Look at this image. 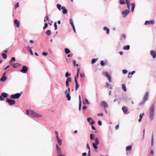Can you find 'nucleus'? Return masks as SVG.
<instances>
[{
  "label": "nucleus",
  "mask_w": 156,
  "mask_h": 156,
  "mask_svg": "<svg viewBox=\"0 0 156 156\" xmlns=\"http://www.w3.org/2000/svg\"><path fill=\"white\" fill-rule=\"evenodd\" d=\"M26 113L27 115H30L33 118H38L41 116V115L38 114L32 110L29 111L28 109H26Z\"/></svg>",
  "instance_id": "f257e3e1"
},
{
  "label": "nucleus",
  "mask_w": 156,
  "mask_h": 156,
  "mask_svg": "<svg viewBox=\"0 0 156 156\" xmlns=\"http://www.w3.org/2000/svg\"><path fill=\"white\" fill-rule=\"evenodd\" d=\"M155 108V103H154L150 108V113H149V117L151 120H152L154 116V110Z\"/></svg>",
  "instance_id": "f03ea898"
},
{
  "label": "nucleus",
  "mask_w": 156,
  "mask_h": 156,
  "mask_svg": "<svg viewBox=\"0 0 156 156\" xmlns=\"http://www.w3.org/2000/svg\"><path fill=\"white\" fill-rule=\"evenodd\" d=\"M95 142L92 143V146L96 151V152H98V151L97 150L98 148V145L99 144V140L97 137H95L94 138Z\"/></svg>",
  "instance_id": "7ed1b4c3"
},
{
  "label": "nucleus",
  "mask_w": 156,
  "mask_h": 156,
  "mask_svg": "<svg viewBox=\"0 0 156 156\" xmlns=\"http://www.w3.org/2000/svg\"><path fill=\"white\" fill-rule=\"evenodd\" d=\"M22 92H21L20 93H17L15 94H11L10 96V97L12 99H18L21 96Z\"/></svg>",
  "instance_id": "20e7f679"
},
{
  "label": "nucleus",
  "mask_w": 156,
  "mask_h": 156,
  "mask_svg": "<svg viewBox=\"0 0 156 156\" xmlns=\"http://www.w3.org/2000/svg\"><path fill=\"white\" fill-rule=\"evenodd\" d=\"M149 93L148 92H146L145 95L144 96L143 100L139 103V105H141L147 100L148 97Z\"/></svg>",
  "instance_id": "39448f33"
},
{
  "label": "nucleus",
  "mask_w": 156,
  "mask_h": 156,
  "mask_svg": "<svg viewBox=\"0 0 156 156\" xmlns=\"http://www.w3.org/2000/svg\"><path fill=\"white\" fill-rule=\"evenodd\" d=\"M55 133L56 136V138L58 144L60 146L62 145V140L59 137L58 132L55 131Z\"/></svg>",
  "instance_id": "423d86ee"
},
{
  "label": "nucleus",
  "mask_w": 156,
  "mask_h": 156,
  "mask_svg": "<svg viewBox=\"0 0 156 156\" xmlns=\"http://www.w3.org/2000/svg\"><path fill=\"white\" fill-rule=\"evenodd\" d=\"M6 102L8 103L9 105L11 106L14 105L16 103V101L15 100L9 98L6 99Z\"/></svg>",
  "instance_id": "0eeeda50"
},
{
  "label": "nucleus",
  "mask_w": 156,
  "mask_h": 156,
  "mask_svg": "<svg viewBox=\"0 0 156 156\" xmlns=\"http://www.w3.org/2000/svg\"><path fill=\"white\" fill-rule=\"evenodd\" d=\"M56 151L58 156H66L65 155H63L62 154L61 150L60 147H59L57 144H56Z\"/></svg>",
  "instance_id": "6e6552de"
},
{
  "label": "nucleus",
  "mask_w": 156,
  "mask_h": 156,
  "mask_svg": "<svg viewBox=\"0 0 156 156\" xmlns=\"http://www.w3.org/2000/svg\"><path fill=\"white\" fill-rule=\"evenodd\" d=\"M28 67L24 65L23 66L22 69L20 70V71L23 73H25L28 71Z\"/></svg>",
  "instance_id": "1a4fd4ad"
},
{
  "label": "nucleus",
  "mask_w": 156,
  "mask_h": 156,
  "mask_svg": "<svg viewBox=\"0 0 156 156\" xmlns=\"http://www.w3.org/2000/svg\"><path fill=\"white\" fill-rule=\"evenodd\" d=\"M103 74L108 79L109 83L112 81V78L111 76L108 74L107 72H105Z\"/></svg>",
  "instance_id": "9d476101"
},
{
  "label": "nucleus",
  "mask_w": 156,
  "mask_h": 156,
  "mask_svg": "<svg viewBox=\"0 0 156 156\" xmlns=\"http://www.w3.org/2000/svg\"><path fill=\"white\" fill-rule=\"evenodd\" d=\"M154 23V20H146L144 24L145 25H153Z\"/></svg>",
  "instance_id": "9b49d317"
},
{
  "label": "nucleus",
  "mask_w": 156,
  "mask_h": 156,
  "mask_svg": "<svg viewBox=\"0 0 156 156\" xmlns=\"http://www.w3.org/2000/svg\"><path fill=\"white\" fill-rule=\"evenodd\" d=\"M87 120L90 125H94L95 123V122L91 117H88Z\"/></svg>",
  "instance_id": "f8f14e48"
},
{
  "label": "nucleus",
  "mask_w": 156,
  "mask_h": 156,
  "mask_svg": "<svg viewBox=\"0 0 156 156\" xmlns=\"http://www.w3.org/2000/svg\"><path fill=\"white\" fill-rule=\"evenodd\" d=\"M130 11L129 10L126 9L122 11V13L123 17H125L129 13Z\"/></svg>",
  "instance_id": "ddd939ff"
},
{
  "label": "nucleus",
  "mask_w": 156,
  "mask_h": 156,
  "mask_svg": "<svg viewBox=\"0 0 156 156\" xmlns=\"http://www.w3.org/2000/svg\"><path fill=\"white\" fill-rule=\"evenodd\" d=\"M65 94L66 97L68 101H70L71 100V97L70 96V93L67 92V90H66L65 91Z\"/></svg>",
  "instance_id": "4468645a"
},
{
  "label": "nucleus",
  "mask_w": 156,
  "mask_h": 156,
  "mask_svg": "<svg viewBox=\"0 0 156 156\" xmlns=\"http://www.w3.org/2000/svg\"><path fill=\"white\" fill-rule=\"evenodd\" d=\"M101 106L104 108H108V105L107 103L104 101L101 102Z\"/></svg>",
  "instance_id": "2eb2a0df"
},
{
  "label": "nucleus",
  "mask_w": 156,
  "mask_h": 156,
  "mask_svg": "<svg viewBox=\"0 0 156 156\" xmlns=\"http://www.w3.org/2000/svg\"><path fill=\"white\" fill-rule=\"evenodd\" d=\"M151 55L152 56L153 58H156V51L154 50H151L150 52Z\"/></svg>",
  "instance_id": "dca6fc26"
},
{
  "label": "nucleus",
  "mask_w": 156,
  "mask_h": 156,
  "mask_svg": "<svg viewBox=\"0 0 156 156\" xmlns=\"http://www.w3.org/2000/svg\"><path fill=\"white\" fill-rule=\"evenodd\" d=\"M12 65L14 68H19L21 66V64L19 63H12Z\"/></svg>",
  "instance_id": "f3484780"
},
{
  "label": "nucleus",
  "mask_w": 156,
  "mask_h": 156,
  "mask_svg": "<svg viewBox=\"0 0 156 156\" xmlns=\"http://www.w3.org/2000/svg\"><path fill=\"white\" fill-rule=\"evenodd\" d=\"M14 23L16 27L19 28L20 25V22L17 19H15L14 21Z\"/></svg>",
  "instance_id": "a211bd4d"
},
{
  "label": "nucleus",
  "mask_w": 156,
  "mask_h": 156,
  "mask_svg": "<svg viewBox=\"0 0 156 156\" xmlns=\"http://www.w3.org/2000/svg\"><path fill=\"white\" fill-rule=\"evenodd\" d=\"M61 8L62 9V12L63 14H65L67 13V10L66 9V7L65 6H62L61 7Z\"/></svg>",
  "instance_id": "6ab92c4d"
},
{
  "label": "nucleus",
  "mask_w": 156,
  "mask_h": 156,
  "mask_svg": "<svg viewBox=\"0 0 156 156\" xmlns=\"http://www.w3.org/2000/svg\"><path fill=\"white\" fill-rule=\"evenodd\" d=\"M122 109L123 113L125 114H126L128 111L127 108L126 106L122 107Z\"/></svg>",
  "instance_id": "aec40b11"
},
{
  "label": "nucleus",
  "mask_w": 156,
  "mask_h": 156,
  "mask_svg": "<svg viewBox=\"0 0 156 156\" xmlns=\"http://www.w3.org/2000/svg\"><path fill=\"white\" fill-rule=\"evenodd\" d=\"M131 99L130 98H129L128 97L125 96L124 97L123 99L119 98V100L121 101H123V100H125L126 101H129Z\"/></svg>",
  "instance_id": "412c9836"
},
{
  "label": "nucleus",
  "mask_w": 156,
  "mask_h": 156,
  "mask_svg": "<svg viewBox=\"0 0 156 156\" xmlns=\"http://www.w3.org/2000/svg\"><path fill=\"white\" fill-rule=\"evenodd\" d=\"M7 76H2L0 79V81L2 82H5L7 80Z\"/></svg>",
  "instance_id": "4be33fe9"
},
{
  "label": "nucleus",
  "mask_w": 156,
  "mask_h": 156,
  "mask_svg": "<svg viewBox=\"0 0 156 156\" xmlns=\"http://www.w3.org/2000/svg\"><path fill=\"white\" fill-rule=\"evenodd\" d=\"M103 30L106 31V34H109V29L106 27H103Z\"/></svg>",
  "instance_id": "5701e85b"
},
{
  "label": "nucleus",
  "mask_w": 156,
  "mask_h": 156,
  "mask_svg": "<svg viewBox=\"0 0 156 156\" xmlns=\"http://www.w3.org/2000/svg\"><path fill=\"white\" fill-rule=\"evenodd\" d=\"M16 60V58L14 57H12V58L11 60L9 61V64L10 65H12V62H15Z\"/></svg>",
  "instance_id": "b1692460"
},
{
  "label": "nucleus",
  "mask_w": 156,
  "mask_h": 156,
  "mask_svg": "<svg viewBox=\"0 0 156 156\" xmlns=\"http://www.w3.org/2000/svg\"><path fill=\"white\" fill-rule=\"evenodd\" d=\"M1 95L4 98H7L8 96V94L7 93L3 92L1 94Z\"/></svg>",
  "instance_id": "393cba45"
},
{
  "label": "nucleus",
  "mask_w": 156,
  "mask_h": 156,
  "mask_svg": "<svg viewBox=\"0 0 156 156\" xmlns=\"http://www.w3.org/2000/svg\"><path fill=\"white\" fill-rule=\"evenodd\" d=\"M27 47L29 51V52H30V54H31V55H33L34 54L32 52V50L31 49V48H32V47H30V46H27Z\"/></svg>",
  "instance_id": "a878e982"
},
{
  "label": "nucleus",
  "mask_w": 156,
  "mask_h": 156,
  "mask_svg": "<svg viewBox=\"0 0 156 156\" xmlns=\"http://www.w3.org/2000/svg\"><path fill=\"white\" fill-rule=\"evenodd\" d=\"M122 88L124 92H126L127 91V89L125 84H123L122 85Z\"/></svg>",
  "instance_id": "bb28decb"
},
{
  "label": "nucleus",
  "mask_w": 156,
  "mask_h": 156,
  "mask_svg": "<svg viewBox=\"0 0 156 156\" xmlns=\"http://www.w3.org/2000/svg\"><path fill=\"white\" fill-rule=\"evenodd\" d=\"M130 46L129 45H127L124 46L123 49L124 50H129L130 49Z\"/></svg>",
  "instance_id": "cd10ccee"
},
{
  "label": "nucleus",
  "mask_w": 156,
  "mask_h": 156,
  "mask_svg": "<svg viewBox=\"0 0 156 156\" xmlns=\"http://www.w3.org/2000/svg\"><path fill=\"white\" fill-rule=\"evenodd\" d=\"M132 149V146L131 145H129L127 146L126 147V151H130Z\"/></svg>",
  "instance_id": "c85d7f7f"
},
{
  "label": "nucleus",
  "mask_w": 156,
  "mask_h": 156,
  "mask_svg": "<svg viewBox=\"0 0 156 156\" xmlns=\"http://www.w3.org/2000/svg\"><path fill=\"white\" fill-rule=\"evenodd\" d=\"M64 50H65V52L66 54H67L70 53V50L69 49L67 48H65Z\"/></svg>",
  "instance_id": "c756f323"
},
{
  "label": "nucleus",
  "mask_w": 156,
  "mask_h": 156,
  "mask_svg": "<svg viewBox=\"0 0 156 156\" xmlns=\"http://www.w3.org/2000/svg\"><path fill=\"white\" fill-rule=\"evenodd\" d=\"M131 5H132V7H131V12H133L134 11V9L135 7V4L134 3H131Z\"/></svg>",
  "instance_id": "7c9ffc66"
},
{
  "label": "nucleus",
  "mask_w": 156,
  "mask_h": 156,
  "mask_svg": "<svg viewBox=\"0 0 156 156\" xmlns=\"http://www.w3.org/2000/svg\"><path fill=\"white\" fill-rule=\"evenodd\" d=\"M2 56L4 59H6L7 58V55L5 53H2L1 55Z\"/></svg>",
  "instance_id": "2f4dec72"
},
{
  "label": "nucleus",
  "mask_w": 156,
  "mask_h": 156,
  "mask_svg": "<svg viewBox=\"0 0 156 156\" xmlns=\"http://www.w3.org/2000/svg\"><path fill=\"white\" fill-rule=\"evenodd\" d=\"M126 34H123L122 35L121 37V39L122 40H125L126 38Z\"/></svg>",
  "instance_id": "473e14b6"
},
{
  "label": "nucleus",
  "mask_w": 156,
  "mask_h": 156,
  "mask_svg": "<svg viewBox=\"0 0 156 156\" xmlns=\"http://www.w3.org/2000/svg\"><path fill=\"white\" fill-rule=\"evenodd\" d=\"M72 79L71 77H68L67 78L66 82H67L71 83L72 82Z\"/></svg>",
  "instance_id": "72a5a7b5"
},
{
  "label": "nucleus",
  "mask_w": 156,
  "mask_h": 156,
  "mask_svg": "<svg viewBox=\"0 0 156 156\" xmlns=\"http://www.w3.org/2000/svg\"><path fill=\"white\" fill-rule=\"evenodd\" d=\"M154 133H152L151 136V145L153 146L154 144Z\"/></svg>",
  "instance_id": "f704fd0d"
},
{
  "label": "nucleus",
  "mask_w": 156,
  "mask_h": 156,
  "mask_svg": "<svg viewBox=\"0 0 156 156\" xmlns=\"http://www.w3.org/2000/svg\"><path fill=\"white\" fill-rule=\"evenodd\" d=\"M94 134L91 133L90 135V139L91 140H93L94 139Z\"/></svg>",
  "instance_id": "c9c22d12"
},
{
  "label": "nucleus",
  "mask_w": 156,
  "mask_h": 156,
  "mask_svg": "<svg viewBox=\"0 0 156 156\" xmlns=\"http://www.w3.org/2000/svg\"><path fill=\"white\" fill-rule=\"evenodd\" d=\"M135 72H136L135 71H132V72L129 73H128V77L129 78L130 77V76H129V75H133L135 73Z\"/></svg>",
  "instance_id": "e433bc0d"
},
{
  "label": "nucleus",
  "mask_w": 156,
  "mask_h": 156,
  "mask_svg": "<svg viewBox=\"0 0 156 156\" xmlns=\"http://www.w3.org/2000/svg\"><path fill=\"white\" fill-rule=\"evenodd\" d=\"M45 33L48 36L50 35H51V31L49 30H48Z\"/></svg>",
  "instance_id": "4c0bfd02"
},
{
  "label": "nucleus",
  "mask_w": 156,
  "mask_h": 156,
  "mask_svg": "<svg viewBox=\"0 0 156 156\" xmlns=\"http://www.w3.org/2000/svg\"><path fill=\"white\" fill-rule=\"evenodd\" d=\"M56 7L60 11L62 9L61 7L62 6H61V5L60 4H57L56 5Z\"/></svg>",
  "instance_id": "58836bf2"
},
{
  "label": "nucleus",
  "mask_w": 156,
  "mask_h": 156,
  "mask_svg": "<svg viewBox=\"0 0 156 156\" xmlns=\"http://www.w3.org/2000/svg\"><path fill=\"white\" fill-rule=\"evenodd\" d=\"M98 58H93L91 60V63L94 64L95 63L96 61L98 60Z\"/></svg>",
  "instance_id": "ea45409f"
},
{
  "label": "nucleus",
  "mask_w": 156,
  "mask_h": 156,
  "mask_svg": "<svg viewBox=\"0 0 156 156\" xmlns=\"http://www.w3.org/2000/svg\"><path fill=\"white\" fill-rule=\"evenodd\" d=\"M79 73H76V76L75 77L74 79L75 81H77V79L79 76Z\"/></svg>",
  "instance_id": "a19ab883"
},
{
  "label": "nucleus",
  "mask_w": 156,
  "mask_h": 156,
  "mask_svg": "<svg viewBox=\"0 0 156 156\" xmlns=\"http://www.w3.org/2000/svg\"><path fill=\"white\" fill-rule=\"evenodd\" d=\"M100 64L102 66H104L105 65V62L104 61L102 60L100 62Z\"/></svg>",
  "instance_id": "79ce46f5"
},
{
  "label": "nucleus",
  "mask_w": 156,
  "mask_h": 156,
  "mask_svg": "<svg viewBox=\"0 0 156 156\" xmlns=\"http://www.w3.org/2000/svg\"><path fill=\"white\" fill-rule=\"evenodd\" d=\"M119 3L122 5H123L125 4V2L124 0H119Z\"/></svg>",
  "instance_id": "37998d69"
},
{
  "label": "nucleus",
  "mask_w": 156,
  "mask_h": 156,
  "mask_svg": "<svg viewBox=\"0 0 156 156\" xmlns=\"http://www.w3.org/2000/svg\"><path fill=\"white\" fill-rule=\"evenodd\" d=\"M87 148L88 150V152H90V147L89 146V144L88 143H87Z\"/></svg>",
  "instance_id": "c03bdc74"
},
{
  "label": "nucleus",
  "mask_w": 156,
  "mask_h": 156,
  "mask_svg": "<svg viewBox=\"0 0 156 156\" xmlns=\"http://www.w3.org/2000/svg\"><path fill=\"white\" fill-rule=\"evenodd\" d=\"M71 74L70 73H69L68 72H66L65 73V76L66 77L68 78V77H69V76L71 75Z\"/></svg>",
  "instance_id": "a18cd8bd"
},
{
  "label": "nucleus",
  "mask_w": 156,
  "mask_h": 156,
  "mask_svg": "<svg viewBox=\"0 0 156 156\" xmlns=\"http://www.w3.org/2000/svg\"><path fill=\"white\" fill-rule=\"evenodd\" d=\"M87 108V106L86 105L83 106L82 107V110L84 112L85 110Z\"/></svg>",
  "instance_id": "49530a36"
},
{
  "label": "nucleus",
  "mask_w": 156,
  "mask_h": 156,
  "mask_svg": "<svg viewBox=\"0 0 156 156\" xmlns=\"http://www.w3.org/2000/svg\"><path fill=\"white\" fill-rule=\"evenodd\" d=\"M48 27V24L47 23H44V26L43 27V29L44 30H45Z\"/></svg>",
  "instance_id": "de8ad7c7"
},
{
  "label": "nucleus",
  "mask_w": 156,
  "mask_h": 156,
  "mask_svg": "<svg viewBox=\"0 0 156 156\" xmlns=\"http://www.w3.org/2000/svg\"><path fill=\"white\" fill-rule=\"evenodd\" d=\"M75 83L76 87H77V88H79V85L78 83V81H75Z\"/></svg>",
  "instance_id": "09e8293b"
},
{
  "label": "nucleus",
  "mask_w": 156,
  "mask_h": 156,
  "mask_svg": "<svg viewBox=\"0 0 156 156\" xmlns=\"http://www.w3.org/2000/svg\"><path fill=\"white\" fill-rule=\"evenodd\" d=\"M54 27H55L54 30H56L57 29V24L56 22H55L54 23Z\"/></svg>",
  "instance_id": "8fccbe9b"
},
{
  "label": "nucleus",
  "mask_w": 156,
  "mask_h": 156,
  "mask_svg": "<svg viewBox=\"0 0 156 156\" xmlns=\"http://www.w3.org/2000/svg\"><path fill=\"white\" fill-rule=\"evenodd\" d=\"M69 22L71 25L74 24L73 20L72 19H69Z\"/></svg>",
  "instance_id": "3c124183"
},
{
  "label": "nucleus",
  "mask_w": 156,
  "mask_h": 156,
  "mask_svg": "<svg viewBox=\"0 0 156 156\" xmlns=\"http://www.w3.org/2000/svg\"><path fill=\"white\" fill-rule=\"evenodd\" d=\"M122 72L124 74H126L128 72L127 70H126V69L122 70Z\"/></svg>",
  "instance_id": "603ef678"
},
{
  "label": "nucleus",
  "mask_w": 156,
  "mask_h": 156,
  "mask_svg": "<svg viewBox=\"0 0 156 156\" xmlns=\"http://www.w3.org/2000/svg\"><path fill=\"white\" fill-rule=\"evenodd\" d=\"M84 101L86 104H87V105H89L90 104V102H89V101H88L87 99H85Z\"/></svg>",
  "instance_id": "864d4df0"
},
{
  "label": "nucleus",
  "mask_w": 156,
  "mask_h": 156,
  "mask_svg": "<svg viewBox=\"0 0 156 156\" xmlns=\"http://www.w3.org/2000/svg\"><path fill=\"white\" fill-rule=\"evenodd\" d=\"M15 9H16L19 6V4L18 2L16 4H15Z\"/></svg>",
  "instance_id": "5fc2aeb1"
},
{
  "label": "nucleus",
  "mask_w": 156,
  "mask_h": 156,
  "mask_svg": "<svg viewBox=\"0 0 156 156\" xmlns=\"http://www.w3.org/2000/svg\"><path fill=\"white\" fill-rule=\"evenodd\" d=\"M80 76L81 77H85V74L84 73H83V74L80 73Z\"/></svg>",
  "instance_id": "6e6d98bb"
},
{
  "label": "nucleus",
  "mask_w": 156,
  "mask_h": 156,
  "mask_svg": "<svg viewBox=\"0 0 156 156\" xmlns=\"http://www.w3.org/2000/svg\"><path fill=\"white\" fill-rule=\"evenodd\" d=\"M144 113L140 114L139 115V118L140 119H142L143 116H144Z\"/></svg>",
  "instance_id": "4d7b16f0"
},
{
  "label": "nucleus",
  "mask_w": 156,
  "mask_h": 156,
  "mask_svg": "<svg viewBox=\"0 0 156 156\" xmlns=\"http://www.w3.org/2000/svg\"><path fill=\"white\" fill-rule=\"evenodd\" d=\"M48 54V53L47 52H43L42 53V55L44 56H47Z\"/></svg>",
  "instance_id": "13d9d810"
},
{
  "label": "nucleus",
  "mask_w": 156,
  "mask_h": 156,
  "mask_svg": "<svg viewBox=\"0 0 156 156\" xmlns=\"http://www.w3.org/2000/svg\"><path fill=\"white\" fill-rule=\"evenodd\" d=\"M82 103H79V110L80 111L81 109Z\"/></svg>",
  "instance_id": "bf43d9fd"
},
{
  "label": "nucleus",
  "mask_w": 156,
  "mask_h": 156,
  "mask_svg": "<svg viewBox=\"0 0 156 156\" xmlns=\"http://www.w3.org/2000/svg\"><path fill=\"white\" fill-rule=\"evenodd\" d=\"M98 124L100 126L102 125V122L100 120H98Z\"/></svg>",
  "instance_id": "052dcab7"
},
{
  "label": "nucleus",
  "mask_w": 156,
  "mask_h": 156,
  "mask_svg": "<svg viewBox=\"0 0 156 156\" xmlns=\"http://www.w3.org/2000/svg\"><path fill=\"white\" fill-rule=\"evenodd\" d=\"M4 100V98L1 95H0V101H3Z\"/></svg>",
  "instance_id": "680f3d73"
},
{
  "label": "nucleus",
  "mask_w": 156,
  "mask_h": 156,
  "mask_svg": "<svg viewBox=\"0 0 156 156\" xmlns=\"http://www.w3.org/2000/svg\"><path fill=\"white\" fill-rule=\"evenodd\" d=\"M94 125H91V128L92 129H93V130H96V128H95V127L94 126Z\"/></svg>",
  "instance_id": "e2e57ef3"
},
{
  "label": "nucleus",
  "mask_w": 156,
  "mask_h": 156,
  "mask_svg": "<svg viewBox=\"0 0 156 156\" xmlns=\"http://www.w3.org/2000/svg\"><path fill=\"white\" fill-rule=\"evenodd\" d=\"M97 115L98 116H103V113H98V114H97Z\"/></svg>",
  "instance_id": "0e129e2a"
},
{
  "label": "nucleus",
  "mask_w": 156,
  "mask_h": 156,
  "mask_svg": "<svg viewBox=\"0 0 156 156\" xmlns=\"http://www.w3.org/2000/svg\"><path fill=\"white\" fill-rule=\"evenodd\" d=\"M130 5V3H129L128 4H127V7L128 9H127V10H129Z\"/></svg>",
  "instance_id": "69168bd1"
},
{
  "label": "nucleus",
  "mask_w": 156,
  "mask_h": 156,
  "mask_svg": "<svg viewBox=\"0 0 156 156\" xmlns=\"http://www.w3.org/2000/svg\"><path fill=\"white\" fill-rule=\"evenodd\" d=\"M119 124H118L116 126H115V129L116 130H117L119 128Z\"/></svg>",
  "instance_id": "338daca9"
},
{
  "label": "nucleus",
  "mask_w": 156,
  "mask_h": 156,
  "mask_svg": "<svg viewBox=\"0 0 156 156\" xmlns=\"http://www.w3.org/2000/svg\"><path fill=\"white\" fill-rule=\"evenodd\" d=\"M87 153L86 152H84L82 153V156H86Z\"/></svg>",
  "instance_id": "774afa93"
}]
</instances>
